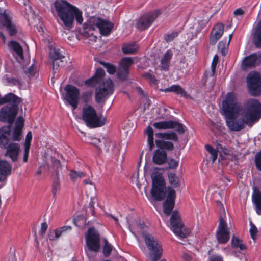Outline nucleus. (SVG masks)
Returning a JSON list of instances; mask_svg holds the SVG:
<instances>
[{"label":"nucleus","instance_id":"nucleus-1","mask_svg":"<svg viewBox=\"0 0 261 261\" xmlns=\"http://www.w3.org/2000/svg\"><path fill=\"white\" fill-rule=\"evenodd\" d=\"M222 108L225 116L226 123L228 127L232 131H239L244 128L245 124L251 127V123H247V119L242 116L237 119L238 114H241V105L233 92L228 93L226 98L222 102Z\"/></svg>","mask_w":261,"mask_h":261},{"label":"nucleus","instance_id":"nucleus-2","mask_svg":"<svg viewBox=\"0 0 261 261\" xmlns=\"http://www.w3.org/2000/svg\"><path fill=\"white\" fill-rule=\"evenodd\" d=\"M151 177L152 181L151 194L154 200L159 201L163 200L167 193L166 200L163 203V209L164 213L169 216L174 207L175 191L169 187L166 192L165 190V181L161 173L158 172H153Z\"/></svg>","mask_w":261,"mask_h":261},{"label":"nucleus","instance_id":"nucleus-3","mask_svg":"<svg viewBox=\"0 0 261 261\" xmlns=\"http://www.w3.org/2000/svg\"><path fill=\"white\" fill-rule=\"evenodd\" d=\"M54 5L57 15L65 29L70 30L73 28L75 21L77 24H83V12L74 5L64 0L56 1Z\"/></svg>","mask_w":261,"mask_h":261},{"label":"nucleus","instance_id":"nucleus-4","mask_svg":"<svg viewBox=\"0 0 261 261\" xmlns=\"http://www.w3.org/2000/svg\"><path fill=\"white\" fill-rule=\"evenodd\" d=\"M10 126H3L0 128V147L6 149L5 155L9 156L13 162L17 160L20 151L19 143L11 142Z\"/></svg>","mask_w":261,"mask_h":261},{"label":"nucleus","instance_id":"nucleus-5","mask_svg":"<svg viewBox=\"0 0 261 261\" xmlns=\"http://www.w3.org/2000/svg\"><path fill=\"white\" fill-rule=\"evenodd\" d=\"M6 103L8 104L3 107L0 111V121L12 125L17 114L18 105L21 102L20 98L12 93L5 95Z\"/></svg>","mask_w":261,"mask_h":261},{"label":"nucleus","instance_id":"nucleus-6","mask_svg":"<svg viewBox=\"0 0 261 261\" xmlns=\"http://www.w3.org/2000/svg\"><path fill=\"white\" fill-rule=\"evenodd\" d=\"M241 116L247 119V122L253 124L261 118V103L256 99L249 98L241 106Z\"/></svg>","mask_w":261,"mask_h":261},{"label":"nucleus","instance_id":"nucleus-7","mask_svg":"<svg viewBox=\"0 0 261 261\" xmlns=\"http://www.w3.org/2000/svg\"><path fill=\"white\" fill-rule=\"evenodd\" d=\"M143 238L148 250L147 257L151 261H158L163 253V249L158 240L151 234H143Z\"/></svg>","mask_w":261,"mask_h":261},{"label":"nucleus","instance_id":"nucleus-8","mask_svg":"<svg viewBox=\"0 0 261 261\" xmlns=\"http://www.w3.org/2000/svg\"><path fill=\"white\" fill-rule=\"evenodd\" d=\"M82 118L86 125L91 128L100 127L105 122L101 120L95 110L91 106L85 105L82 110Z\"/></svg>","mask_w":261,"mask_h":261},{"label":"nucleus","instance_id":"nucleus-9","mask_svg":"<svg viewBox=\"0 0 261 261\" xmlns=\"http://www.w3.org/2000/svg\"><path fill=\"white\" fill-rule=\"evenodd\" d=\"M170 224L173 232L181 238H187L190 234V231L184 228L180 216L178 212H173L170 218Z\"/></svg>","mask_w":261,"mask_h":261},{"label":"nucleus","instance_id":"nucleus-10","mask_svg":"<svg viewBox=\"0 0 261 261\" xmlns=\"http://www.w3.org/2000/svg\"><path fill=\"white\" fill-rule=\"evenodd\" d=\"M248 90L253 96H258L261 94V75L257 72H250L246 77Z\"/></svg>","mask_w":261,"mask_h":261},{"label":"nucleus","instance_id":"nucleus-11","mask_svg":"<svg viewBox=\"0 0 261 261\" xmlns=\"http://www.w3.org/2000/svg\"><path fill=\"white\" fill-rule=\"evenodd\" d=\"M87 250L85 251L88 255V251L97 252L100 249L99 234L94 228H89L87 234L85 236Z\"/></svg>","mask_w":261,"mask_h":261},{"label":"nucleus","instance_id":"nucleus-12","mask_svg":"<svg viewBox=\"0 0 261 261\" xmlns=\"http://www.w3.org/2000/svg\"><path fill=\"white\" fill-rule=\"evenodd\" d=\"M114 91V84L111 79H107L95 91V99L97 102H103L106 97L111 95Z\"/></svg>","mask_w":261,"mask_h":261},{"label":"nucleus","instance_id":"nucleus-13","mask_svg":"<svg viewBox=\"0 0 261 261\" xmlns=\"http://www.w3.org/2000/svg\"><path fill=\"white\" fill-rule=\"evenodd\" d=\"M216 237L219 244H226L230 239V232L224 218L221 216L216 233Z\"/></svg>","mask_w":261,"mask_h":261},{"label":"nucleus","instance_id":"nucleus-14","mask_svg":"<svg viewBox=\"0 0 261 261\" xmlns=\"http://www.w3.org/2000/svg\"><path fill=\"white\" fill-rule=\"evenodd\" d=\"M90 22L95 24V28L99 29L100 33L105 36L109 35L114 27V24L107 19L99 17H90Z\"/></svg>","mask_w":261,"mask_h":261},{"label":"nucleus","instance_id":"nucleus-15","mask_svg":"<svg viewBox=\"0 0 261 261\" xmlns=\"http://www.w3.org/2000/svg\"><path fill=\"white\" fill-rule=\"evenodd\" d=\"M50 160L52 163V165L49 167V169L52 171L56 176L52 185V191L54 195H55L57 192L60 189L59 175L60 173H62V166L59 160L51 157Z\"/></svg>","mask_w":261,"mask_h":261},{"label":"nucleus","instance_id":"nucleus-16","mask_svg":"<svg viewBox=\"0 0 261 261\" xmlns=\"http://www.w3.org/2000/svg\"><path fill=\"white\" fill-rule=\"evenodd\" d=\"M160 14L159 10L145 14L140 17L137 21L136 27L140 31L147 29Z\"/></svg>","mask_w":261,"mask_h":261},{"label":"nucleus","instance_id":"nucleus-17","mask_svg":"<svg viewBox=\"0 0 261 261\" xmlns=\"http://www.w3.org/2000/svg\"><path fill=\"white\" fill-rule=\"evenodd\" d=\"M65 90L66 91L65 99L72 107L73 109L75 110L78 105L79 90L72 85H67L65 88Z\"/></svg>","mask_w":261,"mask_h":261},{"label":"nucleus","instance_id":"nucleus-18","mask_svg":"<svg viewBox=\"0 0 261 261\" xmlns=\"http://www.w3.org/2000/svg\"><path fill=\"white\" fill-rule=\"evenodd\" d=\"M153 126L158 129H174L179 134H183L185 132L184 126L182 124L172 120L154 122Z\"/></svg>","mask_w":261,"mask_h":261},{"label":"nucleus","instance_id":"nucleus-19","mask_svg":"<svg viewBox=\"0 0 261 261\" xmlns=\"http://www.w3.org/2000/svg\"><path fill=\"white\" fill-rule=\"evenodd\" d=\"M52 60L53 72L55 73L59 68L65 67L67 64L66 58L63 56L58 49H54L50 53Z\"/></svg>","mask_w":261,"mask_h":261},{"label":"nucleus","instance_id":"nucleus-20","mask_svg":"<svg viewBox=\"0 0 261 261\" xmlns=\"http://www.w3.org/2000/svg\"><path fill=\"white\" fill-rule=\"evenodd\" d=\"M0 25L6 27L11 36L14 35L17 33L16 27L10 20L8 12L2 8H0Z\"/></svg>","mask_w":261,"mask_h":261},{"label":"nucleus","instance_id":"nucleus-21","mask_svg":"<svg viewBox=\"0 0 261 261\" xmlns=\"http://www.w3.org/2000/svg\"><path fill=\"white\" fill-rule=\"evenodd\" d=\"M95 30V24L90 22V18L83 25L82 29L80 30V34L85 38L93 42H96L97 37L94 35L93 32Z\"/></svg>","mask_w":261,"mask_h":261},{"label":"nucleus","instance_id":"nucleus-22","mask_svg":"<svg viewBox=\"0 0 261 261\" xmlns=\"http://www.w3.org/2000/svg\"><path fill=\"white\" fill-rule=\"evenodd\" d=\"M261 63V54L254 53L245 57L242 62L243 69L254 67Z\"/></svg>","mask_w":261,"mask_h":261},{"label":"nucleus","instance_id":"nucleus-23","mask_svg":"<svg viewBox=\"0 0 261 261\" xmlns=\"http://www.w3.org/2000/svg\"><path fill=\"white\" fill-rule=\"evenodd\" d=\"M127 222L129 225V230L134 235H135L136 233L141 234L142 236L143 234H147V233L144 232L143 231L147 226L144 222L140 218H137L133 222H129V221L127 220Z\"/></svg>","mask_w":261,"mask_h":261},{"label":"nucleus","instance_id":"nucleus-24","mask_svg":"<svg viewBox=\"0 0 261 261\" xmlns=\"http://www.w3.org/2000/svg\"><path fill=\"white\" fill-rule=\"evenodd\" d=\"M224 32V25L222 23H217L215 25L211 34L210 43L215 45L218 39L222 36Z\"/></svg>","mask_w":261,"mask_h":261},{"label":"nucleus","instance_id":"nucleus-25","mask_svg":"<svg viewBox=\"0 0 261 261\" xmlns=\"http://www.w3.org/2000/svg\"><path fill=\"white\" fill-rule=\"evenodd\" d=\"M24 119L19 117L15 123V126L13 133L12 139L14 141H19L22 138V129L24 126Z\"/></svg>","mask_w":261,"mask_h":261},{"label":"nucleus","instance_id":"nucleus-26","mask_svg":"<svg viewBox=\"0 0 261 261\" xmlns=\"http://www.w3.org/2000/svg\"><path fill=\"white\" fill-rule=\"evenodd\" d=\"M11 173V166L9 163L6 161L0 160V181H4Z\"/></svg>","mask_w":261,"mask_h":261},{"label":"nucleus","instance_id":"nucleus-27","mask_svg":"<svg viewBox=\"0 0 261 261\" xmlns=\"http://www.w3.org/2000/svg\"><path fill=\"white\" fill-rule=\"evenodd\" d=\"M105 75V72L103 69L101 68H98L93 76L85 81V84L89 86H94L96 83L100 81Z\"/></svg>","mask_w":261,"mask_h":261},{"label":"nucleus","instance_id":"nucleus-28","mask_svg":"<svg viewBox=\"0 0 261 261\" xmlns=\"http://www.w3.org/2000/svg\"><path fill=\"white\" fill-rule=\"evenodd\" d=\"M153 162L158 165L164 164L167 160V155L165 151L162 149H157L153 156Z\"/></svg>","mask_w":261,"mask_h":261},{"label":"nucleus","instance_id":"nucleus-29","mask_svg":"<svg viewBox=\"0 0 261 261\" xmlns=\"http://www.w3.org/2000/svg\"><path fill=\"white\" fill-rule=\"evenodd\" d=\"M173 54L170 50H168L161 58L160 67L162 70H167L170 65Z\"/></svg>","mask_w":261,"mask_h":261},{"label":"nucleus","instance_id":"nucleus-30","mask_svg":"<svg viewBox=\"0 0 261 261\" xmlns=\"http://www.w3.org/2000/svg\"><path fill=\"white\" fill-rule=\"evenodd\" d=\"M160 90L165 92H174L185 97H187L188 96L186 91L180 86L178 85H173L168 88L161 89Z\"/></svg>","mask_w":261,"mask_h":261},{"label":"nucleus","instance_id":"nucleus-31","mask_svg":"<svg viewBox=\"0 0 261 261\" xmlns=\"http://www.w3.org/2000/svg\"><path fill=\"white\" fill-rule=\"evenodd\" d=\"M253 41L256 47L261 48V19L255 28Z\"/></svg>","mask_w":261,"mask_h":261},{"label":"nucleus","instance_id":"nucleus-32","mask_svg":"<svg viewBox=\"0 0 261 261\" xmlns=\"http://www.w3.org/2000/svg\"><path fill=\"white\" fill-rule=\"evenodd\" d=\"M252 201L255 205L256 213L261 214V192L257 189H254L252 194Z\"/></svg>","mask_w":261,"mask_h":261},{"label":"nucleus","instance_id":"nucleus-33","mask_svg":"<svg viewBox=\"0 0 261 261\" xmlns=\"http://www.w3.org/2000/svg\"><path fill=\"white\" fill-rule=\"evenodd\" d=\"M9 47L15 52L17 58L23 59V49L21 46L18 42L15 41H10L9 43Z\"/></svg>","mask_w":261,"mask_h":261},{"label":"nucleus","instance_id":"nucleus-34","mask_svg":"<svg viewBox=\"0 0 261 261\" xmlns=\"http://www.w3.org/2000/svg\"><path fill=\"white\" fill-rule=\"evenodd\" d=\"M155 143L159 149L172 150L174 148L173 143L170 141H166L162 140H156Z\"/></svg>","mask_w":261,"mask_h":261},{"label":"nucleus","instance_id":"nucleus-35","mask_svg":"<svg viewBox=\"0 0 261 261\" xmlns=\"http://www.w3.org/2000/svg\"><path fill=\"white\" fill-rule=\"evenodd\" d=\"M138 48V45L136 43L124 44L122 47V50L124 54H134Z\"/></svg>","mask_w":261,"mask_h":261},{"label":"nucleus","instance_id":"nucleus-36","mask_svg":"<svg viewBox=\"0 0 261 261\" xmlns=\"http://www.w3.org/2000/svg\"><path fill=\"white\" fill-rule=\"evenodd\" d=\"M146 133L148 136L147 141L149 149L151 150L154 147L153 130L151 127L148 126L146 129Z\"/></svg>","mask_w":261,"mask_h":261},{"label":"nucleus","instance_id":"nucleus-37","mask_svg":"<svg viewBox=\"0 0 261 261\" xmlns=\"http://www.w3.org/2000/svg\"><path fill=\"white\" fill-rule=\"evenodd\" d=\"M231 243L232 247L239 248L241 250H244L246 248V246L242 243V241L235 236L232 237Z\"/></svg>","mask_w":261,"mask_h":261},{"label":"nucleus","instance_id":"nucleus-38","mask_svg":"<svg viewBox=\"0 0 261 261\" xmlns=\"http://www.w3.org/2000/svg\"><path fill=\"white\" fill-rule=\"evenodd\" d=\"M133 64L134 61L130 57H125L121 60L119 66L129 70Z\"/></svg>","mask_w":261,"mask_h":261},{"label":"nucleus","instance_id":"nucleus-39","mask_svg":"<svg viewBox=\"0 0 261 261\" xmlns=\"http://www.w3.org/2000/svg\"><path fill=\"white\" fill-rule=\"evenodd\" d=\"M69 176L71 180L75 182L78 179L85 176V174L82 172L71 170L70 172Z\"/></svg>","mask_w":261,"mask_h":261},{"label":"nucleus","instance_id":"nucleus-40","mask_svg":"<svg viewBox=\"0 0 261 261\" xmlns=\"http://www.w3.org/2000/svg\"><path fill=\"white\" fill-rule=\"evenodd\" d=\"M229 44L226 40L220 41L218 45V50L223 56H225L227 53L228 47Z\"/></svg>","mask_w":261,"mask_h":261},{"label":"nucleus","instance_id":"nucleus-41","mask_svg":"<svg viewBox=\"0 0 261 261\" xmlns=\"http://www.w3.org/2000/svg\"><path fill=\"white\" fill-rule=\"evenodd\" d=\"M117 74L119 79L125 80L128 77L129 70L119 66Z\"/></svg>","mask_w":261,"mask_h":261},{"label":"nucleus","instance_id":"nucleus-42","mask_svg":"<svg viewBox=\"0 0 261 261\" xmlns=\"http://www.w3.org/2000/svg\"><path fill=\"white\" fill-rule=\"evenodd\" d=\"M168 176L169 182L171 185L173 186L174 187L178 186V178L176 176L175 173L171 172L168 173Z\"/></svg>","mask_w":261,"mask_h":261},{"label":"nucleus","instance_id":"nucleus-43","mask_svg":"<svg viewBox=\"0 0 261 261\" xmlns=\"http://www.w3.org/2000/svg\"><path fill=\"white\" fill-rule=\"evenodd\" d=\"M100 63L106 68L107 72L111 74H113L115 73L116 70V67L114 65L108 63H105L104 62H100Z\"/></svg>","mask_w":261,"mask_h":261},{"label":"nucleus","instance_id":"nucleus-44","mask_svg":"<svg viewBox=\"0 0 261 261\" xmlns=\"http://www.w3.org/2000/svg\"><path fill=\"white\" fill-rule=\"evenodd\" d=\"M112 250V246L108 243L107 241H106L105 245L103 249L104 255L107 257L109 256L111 253Z\"/></svg>","mask_w":261,"mask_h":261},{"label":"nucleus","instance_id":"nucleus-45","mask_svg":"<svg viewBox=\"0 0 261 261\" xmlns=\"http://www.w3.org/2000/svg\"><path fill=\"white\" fill-rule=\"evenodd\" d=\"M250 233L252 239L253 240H255L256 238V234L258 232V230L256 227L252 223V222H250Z\"/></svg>","mask_w":261,"mask_h":261},{"label":"nucleus","instance_id":"nucleus-46","mask_svg":"<svg viewBox=\"0 0 261 261\" xmlns=\"http://www.w3.org/2000/svg\"><path fill=\"white\" fill-rule=\"evenodd\" d=\"M254 161L256 168L261 171V150L255 155Z\"/></svg>","mask_w":261,"mask_h":261},{"label":"nucleus","instance_id":"nucleus-47","mask_svg":"<svg viewBox=\"0 0 261 261\" xmlns=\"http://www.w3.org/2000/svg\"><path fill=\"white\" fill-rule=\"evenodd\" d=\"M165 139L177 141L178 140V136L175 133L173 132H169L166 133Z\"/></svg>","mask_w":261,"mask_h":261},{"label":"nucleus","instance_id":"nucleus-48","mask_svg":"<svg viewBox=\"0 0 261 261\" xmlns=\"http://www.w3.org/2000/svg\"><path fill=\"white\" fill-rule=\"evenodd\" d=\"M92 95V92L91 91H86L82 94L81 98L85 102H88L91 99Z\"/></svg>","mask_w":261,"mask_h":261},{"label":"nucleus","instance_id":"nucleus-49","mask_svg":"<svg viewBox=\"0 0 261 261\" xmlns=\"http://www.w3.org/2000/svg\"><path fill=\"white\" fill-rule=\"evenodd\" d=\"M71 227L70 226H64L57 229V232L59 233L60 237L65 233L66 232L70 231L71 230Z\"/></svg>","mask_w":261,"mask_h":261},{"label":"nucleus","instance_id":"nucleus-50","mask_svg":"<svg viewBox=\"0 0 261 261\" xmlns=\"http://www.w3.org/2000/svg\"><path fill=\"white\" fill-rule=\"evenodd\" d=\"M178 34L177 32H172L170 34H166L165 36V39L167 42H171L178 36Z\"/></svg>","mask_w":261,"mask_h":261},{"label":"nucleus","instance_id":"nucleus-51","mask_svg":"<svg viewBox=\"0 0 261 261\" xmlns=\"http://www.w3.org/2000/svg\"><path fill=\"white\" fill-rule=\"evenodd\" d=\"M59 237H60V236L59 233L57 232V229L53 231H50L48 233V238L50 240H56Z\"/></svg>","mask_w":261,"mask_h":261},{"label":"nucleus","instance_id":"nucleus-52","mask_svg":"<svg viewBox=\"0 0 261 261\" xmlns=\"http://www.w3.org/2000/svg\"><path fill=\"white\" fill-rule=\"evenodd\" d=\"M144 76L147 80H149V81L154 84H158V80L156 79L155 77L151 74L149 73H145L144 74Z\"/></svg>","mask_w":261,"mask_h":261},{"label":"nucleus","instance_id":"nucleus-53","mask_svg":"<svg viewBox=\"0 0 261 261\" xmlns=\"http://www.w3.org/2000/svg\"><path fill=\"white\" fill-rule=\"evenodd\" d=\"M218 62V56L217 55H216L213 58V61L211 64V70L213 75L215 72V70Z\"/></svg>","mask_w":261,"mask_h":261},{"label":"nucleus","instance_id":"nucleus-54","mask_svg":"<svg viewBox=\"0 0 261 261\" xmlns=\"http://www.w3.org/2000/svg\"><path fill=\"white\" fill-rule=\"evenodd\" d=\"M48 225L46 222H43L41 224L40 233L42 237H43L44 236V234H45Z\"/></svg>","mask_w":261,"mask_h":261},{"label":"nucleus","instance_id":"nucleus-55","mask_svg":"<svg viewBox=\"0 0 261 261\" xmlns=\"http://www.w3.org/2000/svg\"><path fill=\"white\" fill-rule=\"evenodd\" d=\"M168 165L170 168H176L178 165V162L174 159H171L168 162Z\"/></svg>","mask_w":261,"mask_h":261},{"label":"nucleus","instance_id":"nucleus-56","mask_svg":"<svg viewBox=\"0 0 261 261\" xmlns=\"http://www.w3.org/2000/svg\"><path fill=\"white\" fill-rule=\"evenodd\" d=\"M211 261H223V258L219 255H212L210 257Z\"/></svg>","mask_w":261,"mask_h":261},{"label":"nucleus","instance_id":"nucleus-57","mask_svg":"<svg viewBox=\"0 0 261 261\" xmlns=\"http://www.w3.org/2000/svg\"><path fill=\"white\" fill-rule=\"evenodd\" d=\"M244 13L245 12L242 8H238L233 12V14L235 16L243 15Z\"/></svg>","mask_w":261,"mask_h":261},{"label":"nucleus","instance_id":"nucleus-58","mask_svg":"<svg viewBox=\"0 0 261 261\" xmlns=\"http://www.w3.org/2000/svg\"><path fill=\"white\" fill-rule=\"evenodd\" d=\"M209 153L211 154V156H212V162H214L217 158L218 151L214 149L213 150V151L210 152Z\"/></svg>","mask_w":261,"mask_h":261},{"label":"nucleus","instance_id":"nucleus-59","mask_svg":"<svg viewBox=\"0 0 261 261\" xmlns=\"http://www.w3.org/2000/svg\"><path fill=\"white\" fill-rule=\"evenodd\" d=\"M182 258L186 261H190L191 259V256L188 253H184L182 255Z\"/></svg>","mask_w":261,"mask_h":261},{"label":"nucleus","instance_id":"nucleus-60","mask_svg":"<svg viewBox=\"0 0 261 261\" xmlns=\"http://www.w3.org/2000/svg\"><path fill=\"white\" fill-rule=\"evenodd\" d=\"M32 138V133L30 131V132H28V133L27 134L25 141H28V142H31Z\"/></svg>","mask_w":261,"mask_h":261},{"label":"nucleus","instance_id":"nucleus-61","mask_svg":"<svg viewBox=\"0 0 261 261\" xmlns=\"http://www.w3.org/2000/svg\"><path fill=\"white\" fill-rule=\"evenodd\" d=\"M166 133H158L155 134V136L162 139H165Z\"/></svg>","mask_w":261,"mask_h":261},{"label":"nucleus","instance_id":"nucleus-62","mask_svg":"<svg viewBox=\"0 0 261 261\" xmlns=\"http://www.w3.org/2000/svg\"><path fill=\"white\" fill-rule=\"evenodd\" d=\"M30 146V142L25 141L24 143V150H27V151H29Z\"/></svg>","mask_w":261,"mask_h":261},{"label":"nucleus","instance_id":"nucleus-63","mask_svg":"<svg viewBox=\"0 0 261 261\" xmlns=\"http://www.w3.org/2000/svg\"><path fill=\"white\" fill-rule=\"evenodd\" d=\"M29 151H27V150H24V155H23V161L24 162H26L28 161V155H29Z\"/></svg>","mask_w":261,"mask_h":261},{"label":"nucleus","instance_id":"nucleus-64","mask_svg":"<svg viewBox=\"0 0 261 261\" xmlns=\"http://www.w3.org/2000/svg\"><path fill=\"white\" fill-rule=\"evenodd\" d=\"M94 202L91 199L89 203V208H90V210L91 211L93 214L94 213Z\"/></svg>","mask_w":261,"mask_h":261}]
</instances>
